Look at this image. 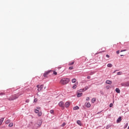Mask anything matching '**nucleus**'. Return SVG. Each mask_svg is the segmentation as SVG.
Here are the masks:
<instances>
[{
    "label": "nucleus",
    "mask_w": 129,
    "mask_h": 129,
    "mask_svg": "<svg viewBox=\"0 0 129 129\" xmlns=\"http://www.w3.org/2000/svg\"><path fill=\"white\" fill-rule=\"evenodd\" d=\"M59 106L60 107H62V108H64V102L63 101H60L58 103Z\"/></svg>",
    "instance_id": "7"
},
{
    "label": "nucleus",
    "mask_w": 129,
    "mask_h": 129,
    "mask_svg": "<svg viewBox=\"0 0 129 129\" xmlns=\"http://www.w3.org/2000/svg\"><path fill=\"white\" fill-rule=\"evenodd\" d=\"M77 123H78V124H79V125H80L81 126V125H82V123H81V121L80 120H78L77 121Z\"/></svg>",
    "instance_id": "13"
},
{
    "label": "nucleus",
    "mask_w": 129,
    "mask_h": 129,
    "mask_svg": "<svg viewBox=\"0 0 129 129\" xmlns=\"http://www.w3.org/2000/svg\"><path fill=\"white\" fill-rule=\"evenodd\" d=\"M23 94H24V91H21L17 94L13 95L9 98V100H15V99L19 98V97L21 96V95H23Z\"/></svg>",
    "instance_id": "1"
},
{
    "label": "nucleus",
    "mask_w": 129,
    "mask_h": 129,
    "mask_svg": "<svg viewBox=\"0 0 129 129\" xmlns=\"http://www.w3.org/2000/svg\"><path fill=\"white\" fill-rule=\"evenodd\" d=\"M116 53H117V54H119V50L117 51H116Z\"/></svg>",
    "instance_id": "41"
},
{
    "label": "nucleus",
    "mask_w": 129,
    "mask_h": 129,
    "mask_svg": "<svg viewBox=\"0 0 129 129\" xmlns=\"http://www.w3.org/2000/svg\"><path fill=\"white\" fill-rule=\"evenodd\" d=\"M77 87V86L76 85H74L73 87V89H75Z\"/></svg>",
    "instance_id": "30"
},
{
    "label": "nucleus",
    "mask_w": 129,
    "mask_h": 129,
    "mask_svg": "<svg viewBox=\"0 0 129 129\" xmlns=\"http://www.w3.org/2000/svg\"><path fill=\"white\" fill-rule=\"evenodd\" d=\"M125 51H126V49L122 50H121V52H124Z\"/></svg>",
    "instance_id": "38"
},
{
    "label": "nucleus",
    "mask_w": 129,
    "mask_h": 129,
    "mask_svg": "<svg viewBox=\"0 0 129 129\" xmlns=\"http://www.w3.org/2000/svg\"><path fill=\"white\" fill-rule=\"evenodd\" d=\"M121 74H122L121 72H119L117 73V75H121Z\"/></svg>",
    "instance_id": "27"
},
{
    "label": "nucleus",
    "mask_w": 129,
    "mask_h": 129,
    "mask_svg": "<svg viewBox=\"0 0 129 129\" xmlns=\"http://www.w3.org/2000/svg\"><path fill=\"white\" fill-rule=\"evenodd\" d=\"M83 94L82 93H78L77 94V97H80L82 96Z\"/></svg>",
    "instance_id": "11"
},
{
    "label": "nucleus",
    "mask_w": 129,
    "mask_h": 129,
    "mask_svg": "<svg viewBox=\"0 0 129 129\" xmlns=\"http://www.w3.org/2000/svg\"><path fill=\"white\" fill-rule=\"evenodd\" d=\"M89 99H90L89 97H87L86 99V100H89Z\"/></svg>",
    "instance_id": "40"
},
{
    "label": "nucleus",
    "mask_w": 129,
    "mask_h": 129,
    "mask_svg": "<svg viewBox=\"0 0 129 129\" xmlns=\"http://www.w3.org/2000/svg\"><path fill=\"white\" fill-rule=\"evenodd\" d=\"M106 57H107V58H109V55L108 54H106Z\"/></svg>",
    "instance_id": "39"
},
{
    "label": "nucleus",
    "mask_w": 129,
    "mask_h": 129,
    "mask_svg": "<svg viewBox=\"0 0 129 129\" xmlns=\"http://www.w3.org/2000/svg\"><path fill=\"white\" fill-rule=\"evenodd\" d=\"M106 83L107 84H111V83H112V82H111V81H109V80H107L106 81Z\"/></svg>",
    "instance_id": "14"
},
{
    "label": "nucleus",
    "mask_w": 129,
    "mask_h": 129,
    "mask_svg": "<svg viewBox=\"0 0 129 129\" xmlns=\"http://www.w3.org/2000/svg\"><path fill=\"white\" fill-rule=\"evenodd\" d=\"M69 81H70V80L69 79L63 78L60 81V84H61V85H66V84H68V83H69Z\"/></svg>",
    "instance_id": "2"
},
{
    "label": "nucleus",
    "mask_w": 129,
    "mask_h": 129,
    "mask_svg": "<svg viewBox=\"0 0 129 129\" xmlns=\"http://www.w3.org/2000/svg\"><path fill=\"white\" fill-rule=\"evenodd\" d=\"M76 81H77L76 79H73L72 80V83H75V82H76Z\"/></svg>",
    "instance_id": "21"
},
{
    "label": "nucleus",
    "mask_w": 129,
    "mask_h": 129,
    "mask_svg": "<svg viewBox=\"0 0 129 129\" xmlns=\"http://www.w3.org/2000/svg\"><path fill=\"white\" fill-rule=\"evenodd\" d=\"M88 88H89V87L87 86V87H85L83 89H84L85 91H86V90H87Z\"/></svg>",
    "instance_id": "28"
},
{
    "label": "nucleus",
    "mask_w": 129,
    "mask_h": 129,
    "mask_svg": "<svg viewBox=\"0 0 129 129\" xmlns=\"http://www.w3.org/2000/svg\"><path fill=\"white\" fill-rule=\"evenodd\" d=\"M120 56H123V55H121Z\"/></svg>",
    "instance_id": "45"
},
{
    "label": "nucleus",
    "mask_w": 129,
    "mask_h": 129,
    "mask_svg": "<svg viewBox=\"0 0 129 129\" xmlns=\"http://www.w3.org/2000/svg\"><path fill=\"white\" fill-rule=\"evenodd\" d=\"M10 122H11V120L10 119H8V120L6 121L5 123L8 124L10 123Z\"/></svg>",
    "instance_id": "18"
},
{
    "label": "nucleus",
    "mask_w": 129,
    "mask_h": 129,
    "mask_svg": "<svg viewBox=\"0 0 129 129\" xmlns=\"http://www.w3.org/2000/svg\"><path fill=\"white\" fill-rule=\"evenodd\" d=\"M13 125H14V123H13V122H11V123H10L9 124V126L10 127H12V126H13Z\"/></svg>",
    "instance_id": "19"
},
{
    "label": "nucleus",
    "mask_w": 129,
    "mask_h": 129,
    "mask_svg": "<svg viewBox=\"0 0 129 129\" xmlns=\"http://www.w3.org/2000/svg\"><path fill=\"white\" fill-rule=\"evenodd\" d=\"M106 88H107V89H108L109 88V86H107L106 87Z\"/></svg>",
    "instance_id": "42"
},
{
    "label": "nucleus",
    "mask_w": 129,
    "mask_h": 129,
    "mask_svg": "<svg viewBox=\"0 0 129 129\" xmlns=\"http://www.w3.org/2000/svg\"><path fill=\"white\" fill-rule=\"evenodd\" d=\"M70 70H72L73 69V67H71L69 68Z\"/></svg>",
    "instance_id": "35"
},
{
    "label": "nucleus",
    "mask_w": 129,
    "mask_h": 129,
    "mask_svg": "<svg viewBox=\"0 0 129 129\" xmlns=\"http://www.w3.org/2000/svg\"><path fill=\"white\" fill-rule=\"evenodd\" d=\"M121 121V117H119L117 119L116 122L118 123Z\"/></svg>",
    "instance_id": "10"
},
{
    "label": "nucleus",
    "mask_w": 129,
    "mask_h": 129,
    "mask_svg": "<svg viewBox=\"0 0 129 129\" xmlns=\"http://www.w3.org/2000/svg\"><path fill=\"white\" fill-rule=\"evenodd\" d=\"M37 101H38V99H34V102H37Z\"/></svg>",
    "instance_id": "32"
},
{
    "label": "nucleus",
    "mask_w": 129,
    "mask_h": 129,
    "mask_svg": "<svg viewBox=\"0 0 129 129\" xmlns=\"http://www.w3.org/2000/svg\"><path fill=\"white\" fill-rule=\"evenodd\" d=\"M112 105H113L112 103H110L109 106L110 107H112Z\"/></svg>",
    "instance_id": "37"
},
{
    "label": "nucleus",
    "mask_w": 129,
    "mask_h": 129,
    "mask_svg": "<svg viewBox=\"0 0 129 129\" xmlns=\"http://www.w3.org/2000/svg\"><path fill=\"white\" fill-rule=\"evenodd\" d=\"M114 73H115V71L114 72Z\"/></svg>",
    "instance_id": "46"
},
{
    "label": "nucleus",
    "mask_w": 129,
    "mask_h": 129,
    "mask_svg": "<svg viewBox=\"0 0 129 129\" xmlns=\"http://www.w3.org/2000/svg\"><path fill=\"white\" fill-rule=\"evenodd\" d=\"M93 74H94V72H92L90 73V75H93Z\"/></svg>",
    "instance_id": "33"
},
{
    "label": "nucleus",
    "mask_w": 129,
    "mask_h": 129,
    "mask_svg": "<svg viewBox=\"0 0 129 129\" xmlns=\"http://www.w3.org/2000/svg\"><path fill=\"white\" fill-rule=\"evenodd\" d=\"M95 101H96V98H93V99H92V103H94V102H95Z\"/></svg>",
    "instance_id": "17"
},
{
    "label": "nucleus",
    "mask_w": 129,
    "mask_h": 129,
    "mask_svg": "<svg viewBox=\"0 0 129 129\" xmlns=\"http://www.w3.org/2000/svg\"><path fill=\"white\" fill-rule=\"evenodd\" d=\"M77 109H79V107L75 106L74 107V110H77Z\"/></svg>",
    "instance_id": "20"
},
{
    "label": "nucleus",
    "mask_w": 129,
    "mask_h": 129,
    "mask_svg": "<svg viewBox=\"0 0 129 129\" xmlns=\"http://www.w3.org/2000/svg\"><path fill=\"white\" fill-rule=\"evenodd\" d=\"M87 79H90L91 78V77H90V76H88V77H87Z\"/></svg>",
    "instance_id": "36"
},
{
    "label": "nucleus",
    "mask_w": 129,
    "mask_h": 129,
    "mask_svg": "<svg viewBox=\"0 0 129 129\" xmlns=\"http://www.w3.org/2000/svg\"><path fill=\"white\" fill-rule=\"evenodd\" d=\"M34 111H35V113H38L40 112V111L38 109H35Z\"/></svg>",
    "instance_id": "22"
},
{
    "label": "nucleus",
    "mask_w": 129,
    "mask_h": 129,
    "mask_svg": "<svg viewBox=\"0 0 129 129\" xmlns=\"http://www.w3.org/2000/svg\"><path fill=\"white\" fill-rule=\"evenodd\" d=\"M52 75H57V72H55V71H52Z\"/></svg>",
    "instance_id": "24"
},
{
    "label": "nucleus",
    "mask_w": 129,
    "mask_h": 129,
    "mask_svg": "<svg viewBox=\"0 0 129 129\" xmlns=\"http://www.w3.org/2000/svg\"><path fill=\"white\" fill-rule=\"evenodd\" d=\"M37 108V109H41V108L40 107H38Z\"/></svg>",
    "instance_id": "43"
},
{
    "label": "nucleus",
    "mask_w": 129,
    "mask_h": 129,
    "mask_svg": "<svg viewBox=\"0 0 129 129\" xmlns=\"http://www.w3.org/2000/svg\"><path fill=\"white\" fill-rule=\"evenodd\" d=\"M42 120H38L37 121V123L35 124V126L36 128H38V127H41V125H42Z\"/></svg>",
    "instance_id": "3"
},
{
    "label": "nucleus",
    "mask_w": 129,
    "mask_h": 129,
    "mask_svg": "<svg viewBox=\"0 0 129 129\" xmlns=\"http://www.w3.org/2000/svg\"><path fill=\"white\" fill-rule=\"evenodd\" d=\"M122 86H124V87H127L129 86V82H125V83H122L121 84Z\"/></svg>",
    "instance_id": "6"
},
{
    "label": "nucleus",
    "mask_w": 129,
    "mask_h": 129,
    "mask_svg": "<svg viewBox=\"0 0 129 129\" xmlns=\"http://www.w3.org/2000/svg\"><path fill=\"white\" fill-rule=\"evenodd\" d=\"M50 113H51V114H54V110H51L50 111Z\"/></svg>",
    "instance_id": "29"
},
{
    "label": "nucleus",
    "mask_w": 129,
    "mask_h": 129,
    "mask_svg": "<svg viewBox=\"0 0 129 129\" xmlns=\"http://www.w3.org/2000/svg\"><path fill=\"white\" fill-rule=\"evenodd\" d=\"M37 87L38 88L37 90L38 91L40 92L41 91V90H42V89H43V88H44V85H37Z\"/></svg>",
    "instance_id": "5"
},
{
    "label": "nucleus",
    "mask_w": 129,
    "mask_h": 129,
    "mask_svg": "<svg viewBox=\"0 0 129 129\" xmlns=\"http://www.w3.org/2000/svg\"><path fill=\"white\" fill-rule=\"evenodd\" d=\"M42 116V112L40 111L38 113V116Z\"/></svg>",
    "instance_id": "25"
},
{
    "label": "nucleus",
    "mask_w": 129,
    "mask_h": 129,
    "mask_svg": "<svg viewBox=\"0 0 129 129\" xmlns=\"http://www.w3.org/2000/svg\"><path fill=\"white\" fill-rule=\"evenodd\" d=\"M85 106L89 108V107H90V106H91V105L90 104V103H89V102H86Z\"/></svg>",
    "instance_id": "8"
},
{
    "label": "nucleus",
    "mask_w": 129,
    "mask_h": 129,
    "mask_svg": "<svg viewBox=\"0 0 129 129\" xmlns=\"http://www.w3.org/2000/svg\"><path fill=\"white\" fill-rule=\"evenodd\" d=\"M85 90L84 89H82L78 91V92H84Z\"/></svg>",
    "instance_id": "16"
},
{
    "label": "nucleus",
    "mask_w": 129,
    "mask_h": 129,
    "mask_svg": "<svg viewBox=\"0 0 129 129\" xmlns=\"http://www.w3.org/2000/svg\"><path fill=\"white\" fill-rule=\"evenodd\" d=\"M5 93H0V95H5Z\"/></svg>",
    "instance_id": "34"
},
{
    "label": "nucleus",
    "mask_w": 129,
    "mask_h": 129,
    "mask_svg": "<svg viewBox=\"0 0 129 129\" xmlns=\"http://www.w3.org/2000/svg\"><path fill=\"white\" fill-rule=\"evenodd\" d=\"M26 102H27V103L29 102V100H26Z\"/></svg>",
    "instance_id": "44"
},
{
    "label": "nucleus",
    "mask_w": 129,
    "mask_h": 129,
    "mask_svg": "<svg viewBox=\"0 0 129 129\" xmlns=\"http://www.w3.org/2000/svg\"><path fill=\"white\" fill-rule=\"evenodd\" d=\"M74 61H72V62H70L69 63V65L71 66V65H74Z\"/></svg>",
    "instance_id": "26"
},
{
    "label": "nucleus",
    "mask_w": 129,
    "mask_h": 129,
    "mask_svg": "<svg viewBox=\"0 0 129 129\" xmlns=\"http://www.w3.org/2000/svg\"><path fill=\"white\" fill-rule=\"evenodd\" d=\"M107 67L111 68V67H112V64L111 63H109L107 64Z\"/></svg>",
    "instance_id": "23"
},
{
    "label": "nucleus",
    "mask_w": 129,
    "mask_h": 129,
    "mask_svg": "<svg viewBox=\"0 0 129 129\" xmlns=\"http://www.w3.org/2000/svg\"><path fill=\"white\" fill-rule=\"evenodd\" d=\"M70 105V102H67L66 103H65V106L66 107H69V106Z\"/></svg>",
    "instance_id": "9"
},
{
    "label": "nucleus",
    "mask_w": 129,
    "mask_h": 129,
    "mask_svg": "<svg viewBox=\"0 0 129 129\" xmlns=\"http://www.w3.org/2000/svg\"><path fill=\"white\" fill-rule=\"evenodd\" d=\"M4 119H5V118H2L1 119H0V125H2V124H3Z\"/></svg>",
    "instance_id": "12"
},
{
    "label": "nucleus",
    "mask_w": 129,
    "mask_h": 129,
    "mask_svg": "<svg viewBox=\"0 0 129 129\" xmlns=\"http://www.w3.org/2000/svg\"><path fill=\"white\" fill-rule=\"evenodd\" d=\"M50 73H53V71L52 70H49V71H47L45 72L43 74V77H46V78H47L48 77V75H49V74H50Z\"/></svg>",
    "instance_id": "4"
},
{
    "label": "nucleus",
    "mask_w": 129,
    "mask_h": 129,
    "mask_svg": "<svg viewBox=\"0 0 129 129\" xmlns=\"http://www.w3.org/2000/svg\"><path fill=\"white\" fill-rule=\"evenodd\" d=\"M66 125V123L64 122L61 124V126H65Z\"/></svg>",
    "instance_id": "31"
},
{
    "label": "nucleus",
    "mask_w": 129,
    "mask_h": 129,
    "mask_svg": "<svg viewBox=\"0 0 129 129\" xmlns=\"http://www.w3.org/2000/svg\"><path fill=\"white\" fill-rule=\"evenodd\" d=\"M115 91L116 92H117V93H120V90H119V88H116Z\"/></svg>",
    "instance_id": "15"
}]
</instances>
